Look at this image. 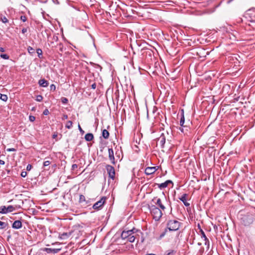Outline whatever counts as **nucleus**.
Masks as SVG:
<instances>
[{"label": "nucleus", "mask_w": 255, "mask_h": 255, "mask_svg": "<svg viewBox=\"0 0 255 255\" xmlns=\"http://www.w3.org/2000/svg\"><path fill=\"white\" fill-rule=\"evenodd\" d=\"M137 232L141 233L140 230L134 228L127 231H124L121 234V238L123 240H126L127 242L133 243L137 238V236L138 235L137 234Z\"/></svg>", "instance_id": "f257e3e1"}, {"label": "nucleus", "mask_w": 255, "mask_h": 255, "mask_svg": "<svg viewBox=\"0 0 255 255\" xmlns=\"http://www.w3.org/2000/svg\"><path fill=\"white\" fill-rule=\"evenodd\" d=\"M149 208L153 218L155 221H159L163 215L162 210L155 205H151Z\"/></svg>", "instance_id": "f03ea898"}, {"label": "nucleus", "mask_w": 255, "mask_h": 255, "mask_svg": "<svg viewBox=\"0 0 255 255\" xmlns=\"http://www.w3.org/2000/svg\"><path fill=\"white\" fill-rule=\"evenodd\" d=\"M181 223L177 220H169L167 221L166 226L169 231H177Z\"/></svg>", "instance_id": "7ed1b4c3"}, {"label": "nucleus", "mask_w": 255, "mask_h": 255, "mask_svg": "<svg viewBox=\"0 0 255 255\" xmlns=\"http://www.w3.org/2000/svg\"><path fill=\"white\" fill-rule=\"evenodd\" d=\"M106 199V197H102L99 201H97L93 205V208L97 210H100L105 203Z\"/></svg>", "instance_id": "20e7f679"}, {"label": "nucleus", "mask_w": 255, "mask_h": 255, "mask_svg": "<svg viewBox=\"0 0 255 255\" xmlns=\"http://www.w3.org/2000/svg\"><path fill=\"white\" fill-rule=\"evenodd\" d=\"M246 16L249 18L250 21L255 22V8H252L249 9L246 13Z\"/></svg>", "instance_id": "39448f33"}, {"label": "nucleus", "mask_w": 255, "mask_h": 255, "mask_svg": "<svg viewBox=\"0 0 255 255\" xmlns=\"http://www.w3.org/2000/svg\"><path fill=\"white\" fill-rule=\"evenodd\" d=\"M253 218L250 215L245 216L242 218V224L245 226H249L253 223Z\"/></svg>", "instance_id": "423d86ee"}, {"label": "nucleus", "mask_w": 255, "mask_h": 255, "mask_svg": "<svg viewBox=\"0 0 255 255\" xmlns=\"http://www.w3.org/2000/svg\"><path fill=\"white\" fill-rule=\"evenodd\" d=\"M109 176L112 179H114L115 177V170L113 166L110 165H107L106 166Z\"/></svg>", "instance_id": "0eeeda50"}, {"label": "nucleus", "mask_w": 255, "mask_h": 255, "mask_svg": "<svg viewBox=\"0 0 255 255\" xmlns=\"http://www.w3.org/2000/svg\"><path fill=\"white\" fill-rule=\"evenodd\" d=\"M166 141V137L163 133H161L160 136L158 138V141L159 143L161 148L164 147V144Z\"/></svg>", "instance_id": "6e6552de"}, {"label": "nucleus", "mask_w": 255, "mask_h": 255, "mask_svg": "<svg viewBox=\"0 0 255 255\" xmlns=\"http://www.w3.org/2000/svg\"><path fill=\"white\" fill-rule=\"evenodd\" d=\"M108 152H109V158L111 163L113 164H115V159L114 157V151L112 148H108Z\"/></svg>", "instance_id": "1a4fd4ad"}, {"label": "nucleus", "mask_w": 255, "mask_h": 255, "mask_svg": "<svg viewBox=\"0 0 255 255\" xmlns=\"http://www.w3.org/2000/svg\"><path fill=\"white\" fill-rule=\"evenodd\" d=\"M42 250L43 252H45L48 254H57L61 250V249H51L45 248L42 249Z\"/></svg>", "instance_id": "9d476101"}, {"label": "nucleus", "mask_w": 255, "mask_h": 255, "mask_svg": "<svg viewBox=\"0 0 255 255\" xmlns=\"http://www.w3.org/2000/svg\"><path fill=\"white\" fill-rule=\"evenodd\" d=\"M156 167H147L145 169V173L146 175H151L153 174L156 171Z\"/></svg>", "instance_id": "9b49d317"}, {"label": "nucleus", "mask_w": 255, "mask_h": 255, "mask_svg": "<svg viewBox=\"0 0 255 255\" xmlns=\"http://www.w3.org/2000/svg\"><path fill=\"white\" fill-rule=\"evenodd\" d=\"M156 199V202H155V204L158 205L159 208L162 210L164 211L165 209V206L162 203L161 200L160 198H157V197H154L152 199V201H154Z\"/></svg>", "instance_id": "f8f14e48"}, {"label": "nucleus", "mask_w": 255, "mask_h": 255, "mask_svg": "<svg viewBox=\"0 0 255 255\" xmlns=\"http://www.w3.org/2000/svg\"><path fill=\"white\" fill-rule=\"evenodd\" d=\"M188 195L185 193L179 198V200L181 201L183 203L184 205L186 207H188L190 205V203L187 201L186 197Z\"/></svg>", "instance_id": "ddd939ff"}, {"label": "nucleus", "mask_w": 255, "mask_h": 255, "mask_svg": "<svg viewBox=\"0 0 255 255\" xmlns=\"http://www.w3.org/2000/svg\"><path fill=\"white\" fill-rule=\"evenodd\" d=\"M169 183L173 184V182L171 180H166L164 183H162L161 184H156L159 188H160V189H164V188L167 187Z\"/></svg>", "instance_id": "4468645a"}, {"label": "nucleus", "mask_w": 255, "mask_h": 255, "mask_svg": "<svg viewBox=\"0 0 255 255\" xmlns=\"http://www.w3.org/2000/svg\"><path fill=\"white\" fill-rule=\"evenodd\" d=\"M21 227H22V223H21V222L19 220L15 221L12 225V228L15 229H19L21 228Z\"/></svg>", "instance_id": "2eb2a0df"}, {"label": "nucleus", "mask_w": 255, "mask_h": 255, "mask_svg": "<svg viewBox=\"0 0 255 255\" xmlns=\"http://www.w3.org/2000/svg\"><path fill=\"white\" fill-rule=\"evenodd\" d=\"M38 84L41 87H47L48 86L49 83L45 79H42L39 80Z\"/></svg>", "instance_id": "dca6fc26"}, {"label": "nucleus", "mask_w": 255, "mask_h": 255, "mask_svg": "<svg viewBox=\"0 0 255 255\" xmlns=\"http://www.w3.org/2000/svg\"><path fill=\"white\" fill-rule=\"evenodd\" d=\"M71 235V233H63L59 234V238L61 240H65L68 239Z\"/></svg>", "instance_id": "f3484780"}, {"label": "nucleus", "mask_w": 255, "mask_h": 255, "mask_svg": "<svg viewBox=\"0 0 255 255\" xmlns=\"http://www.w3.org/2000/svg\"><path fill=\"white\" fill-rule=\"evenodd\" d=\"M168 229H167V228L166 227L164 230V231H163L159 235V236L157 237V239L158 240H161L167 234V233H168Z\"/></svg>", "instance_id": "a211bd4d"}, {"label": "nucleus", "mask_w": 255, "mask_h": 255, "mask_svg": "<svg viewBox=\"0 0 255 255\" xmlns=\"http://www.w3.org/2000/svg\"><path fill=\"white\" fill-rule=\"evenodd\" d=\"M85 139L87 141H91L94 139V135L91 133H88L85 135Z\"/></svg>", "instance_id": "6ab92c4d"}, {"label": "nucleus", "mask_w": 255, "mask_h": 255, "mask_svg": "<svg viewBox=\"0 0 255 255\" xmlns=\"http://www.w3.org/2000/svg\"><path fill=\"white\" fill-rule=\"evenodd\" d=\"M198 228L199 229V233H198V234L200 235L201 236V238L202 239H203V240L204 239H205L207 238L204 232L203 231V230L200 228V226L199 225V224H198Z\"/></svg>", "instance_id": "aec40b11"}, {"label": "nucleus", "mask_w": 255, "mask_h": 255, "mask_svg": "<svg viewBox=\"0 0 255 255\" xmlns=\"http://www.w3.org/2000/svg\"><path fill=\"white\" fill-rule=\"evenodd\" d=\"M102 136L105 139H108L109 137V135H110L109 132L106 129H104L102 130Z\"/></svg>", "instance_id": "412c9836"}, {"label": "nucleus", "mask_w": 255, "mask_h": 255, "mask_svg": "<svg viewBox=\"0 0 255 255\" xmlns=\"http://www.w3.org/2000/svg\"><path fill=\"white\" fill-rule=\"evenodd\" d=\"M0 213L6 214L7 213V208L5 206L0 207Z\"/></svg>", "instance_id": "4be33fe9"}, {"label": "nucleus", "mask_w": 255, "mask_h": 255, "mask_svg": "<svg viewBox=\"0 0 255 255\" xmlns=\"http://www.w3.org/2000/svg\"><path fill=\"white\" fill-rule=\"evenodd\" d=\"M182 113L180 121V125L181 126L183 127V125L184 124V122H185V118H184V116L183 110H182Z\"/></svg>", "instance_id": "5701e85b"}, {"label": "nucleus", "mask_w": 255, "mask_h": 255, "mask_svg": "<svg viewBox=\"0 0 255 255\" xmlns=\"http://www.w3.org/2000/svg\"><path fill=\"white\" fill-rule=\"evenodd\" d=\"M27 51L31 55H32L35 53V49L31 46L27 47Z\"/></svg>", "instance_id": "b1692460"}, {"label": "nucleus", "mask_w": 255, "mask_h": 255, "mask_svg": "<svg viewBox=\"0 0 255 255\" xmlns=\"http://www.w3.org/2000/svg\"><path fill=\"white\" fill-rule=\"evenodd\" d=\"M73 123L71 121H68L67 122V123L65 125L66 128L68 129H70L72 127Z\"/></svg>", "instance_id": "393cba45"}, {"label": "nucleus", "mask_w": 255, "mask_h": 255, "mask_svg": "<svg viewBox=\"0 0 255 255\" xmlns=\"http://www.w3.org/2000/svg\"><path fill=\"white\" fill-rule=\"evenodd\" d=\"M7 225V223L0 221V229H3L5 228Z\"/></svg>", "instance_id": "a878e982"}, {"label": "nucleus", "mask_w": 255, "mask_h": 255, "mask_svg": "<svg viewBox=\"0 0 255 255\" xmlns=\"http://www.w3.org/2000/svg\"><path fill=\"white\" fill-rule=\"evenodd\" d=\"M36 52L37 53L38 57L39 58H42V51L40 48H37L36 49Z\"/></svg>", "instance_id": "bb28decb"}, {"label": "nucleus", "mask_w": 255, "mask_h": 255, "mask_svg": "<svg viewBox=\"0 0 255 255\" xmlns=\"http://www.w3.org/2000/svg\"><path fill=\"white\" fill-rule=\"evenodd\" d=\"M7 96L6 95L1 94L0 93V100L6 102L7 100Z\"/></svg>", "instance_id": "cd10ccee"}, {"label": "nucleus", "mask_w": 255, "mask_h": 255, "mask_svg": "<svg viewBox=\"0 0 255 255\" xmlns=\"http://www.w3.org/2000/svg\"><path fill=\"white\" fill-rule=\"evenodd\" d=\"M0 19L1 20V21L3 23H8V20L4 16H1Z\"/></svg>", "instance_id": "c85d7f7f"}, {"label": "nucleus", "mask_w": 255, "mask_h": 255, "mask_svg": "<svg viewBox=\"0 0 255 255\" xmlns=\"http://www.w3.org/2000/svg\"><path fill=\"white\" fill-rule=\"evenodd\" d=\"M79 202L80 203H83L84 202H86L85 197L83 195H80V198H79Z\"/></svg>", "instance_id": "c756f323"}, {"label": "nucleus", "mask_w": 255, "mask_h": 255, "mask_svg": "<svg viewBox=\"0 0 255 255\" xmlns=\"http://www.w3.org/2000/svg\"><path fill=\"white\" fill-rule=\"evenodd\" d=\"M58 48L61 52H63L64 46L62 43H60L59 44H58Z\"/></svg>", "instance_id": "7c9ffc66"}, {"label": "nucleus", "mask_w": 255, "mask_h": 255, "mask_svg": "<svg viewBox=\"0 0 255 255\" xmlns=\"http://www.w3.org/2000/svg\"><path fill=\"white\" fill-rule=\"evenodd\" d=\"M14 210V208L11 205H9L7 207V213L12 212Z\"/></svg>", "instance_id": "2f4dec72"}, {"label": "nucleus", "mask_w": 255, "mask_h": 255, "mask_svg": "<svg viewBox=\"0 0 255 255\" xmlns=\"http://www.w3.org/2000/svg\"><path fill=\"white\" fill-rule=\"evenodd\" d=\"M0 57L4 59H8L9 57L6 54H1Z\"/></svg>", "instance_id": "473e14b6"}, {"label": "nucleus", "mask_w": 255, "mask_h": 255, "mask_svg": "<svg viewBox=\"0 0 255 255\" xmlns=\"http://www.w3.org/2000/svg\"><path fill=\"white\" fill-rule=\"evenodd\" d=\"M175 252L174 250H169L167 251V253L165 255H174Z\"/></svg>", "instance_id": "72a5a7b5"}, {"label": "nucleus", "mask_w": 255, "mask_h": 255, "mask_svg": "<svg viewBox=\"0 0 255 255\" xmlns=\"http://www.w3.org/2000/svg\"><path fill=\"white\" fill-rule=\"evenodd\" d=\"M68 99L66 98H65V97H62L61 98V102L63 103V104H67L68 103Z\"/></svg>", "instance_id": "f704fd0d"}, {"label": "nucleus", "mask_w": 255, "mask_h": 255, "mask_svg": "<svg viewBox=\"0 0 255 255\" xmlns=\"http://www.w3.org/2000/svg\"><path fill=\"white\" fill-rule=\"evenodd\" d=\"M43 99V97L41 95H38L36 97V100L38 102H41Z\"/></svg>", "instance_id": "c9c22d12"}, {"label": "nucleus", "mask_w": 255, "mask_h": 255, "mask_svg": "<svg viewBox=\"0 0 255 255\" xmlns=\"http://www.w3.org/2000/svg\"><path fill=\"white\" fill-rule=\"evenodd\" d=\"M205 241V245L207 246V247L209 248V241L208 238H206L205 239H204Z\"/></svg>", "instance_id": "e433bc0d"}, {"label": "nucleus", "mask_w": 255, "mask_h": 255, "mask_svg": "<svg viewBox=\"0 0 255 255\" xmlns=\"http://www.w3.org/2000/svg\"><path fill=\"white\" fill-rule=\"evenodd\" d=\"M51 163V162L50 161H45L43 162V166L46 167V166H47L48 165H49Z\"/></svg>", "instance_id": "4c0bfd02"}, {"label": "nucleus", "mask_w": 255, "mask_h": 255, "mask_svg": "<svg viewBox=\"0 0 255 255\" xmlns=\"http://www.w3.org/2000/svg\"><path fill=\"white\" fill-rule=\"evenodd\" d=\"M50 90L51 91H54L56 90V86L54 84H51L50 85Z\"/></svg>", "instance_id": "58836bf2"}, {"label": "nucleus", "mask_w": 255, "mask_h": 255, "mask_svg": "<svg viewBox=\"0 0 255 255\" xmlns=\"http://www.w3.org/2000/svg\"><path fill=\"white\" fill-rule=\"evenodd\" d=\"M20 19L23 21V22H25L27 20V17L25 15H21L20 16Z\"/></svg>", "instance_id": "ea45409f"}, {"label": "nucleus", "mask_w": 255, "mask_h": 255, "mask_svg": "<svg viewBox=\"0 0 255 255\" xmlns=\"http://www.w3.org/2000/svg\"><path fill=\"white\" fill-rule=\"evenodd\" d=\"M78 129H79L80 132H81V133L83 134L85 132L83 130V129L81 128V126H80L79 124L78 125Z\"/></svg>", "instance_id": "a19ab883"}, {"label": "nucleus", "mask_w": 255, "mask_h": 255, "mask_svg": "<svg viewBox=\"0 0 255 255\" xmlns=\"http://www.w3.org/2000/svg\"><path fill=\"white\" fill-rule=\"evenodd\" d=\"M20 175L22 177H25L27 175V172L25 171H22Z\"/></svg>", "instance_id": "79ce46f5"}, {"label": "nucleus", "mask_w": 255, "mask_h": 255, "mask_svg": "<svg viewBox=\"0 0 255 255\" xmlns=\"http://www.w3.org/2000/svg\"><path fill=\"white\" fill-rule=\"evenodd\" d=\"M49 114V112L47 109H45L43 112V114L44 115H48Z\"/></svg>", "instance_id": "37998d69"}, {"label": "nucleus", "mask_w": 255, "mask_h": 255, "mask_svg": "<svg viewBox=\"0 0 255 255\" xmlns=\"http://www.w3.org/2000/svg\"><path fill=\"white\" fill-rule=\"evenodd\" d=\"M29 120L30 122H34L35 120V117L33 116H29Z\"/></svg>", "instance_id": "c03bdc74"}, {"label": "nucleus", "mask_w": 255, "mask_h": 255, "mask_svg": "<svg viewBox=\"0 0 255 255\" xmlns=\"http://www.w3.org/2000/svg\"><path fill=\"white\" fill-rule=\"evenodd\" d=\"M32 168V165L31 164H28L26 167V170L27 171H30Z\"/></svg>", "instance_id": "a18cd8bd"}, {"label": "nucleus", "mask_w": 255, "mask_h": 255, "mask_svg": "<svg viewBox=\"0 0 255 255\" xmlns=\"http://www.w3.org/2000/svg\"><path fill=\"white\" fill-rule=\"evenodd\" d=\"M78 167V166L76 164H74L72 166V170H74L76 168Z\"/></svg>", "instance_id": "49530a36"}, {"label": "nucleus", "mask_w": 255, "mask_h": 255, "mask_svg": "<svg viewBox=\"0 0 255 255\" xmlns=\"http://www.w3.org/2000/svg\"><path fill=\"white\" fill-rule=\"evenodd\" d=\"M6 150L7 151H16V149L15 148H7L6 149Z\"/></svg>", "instance_id": "de8ad7c7"}, {"label": "nucleus", "mask_w": 255, "mask_h": 255, "mask_svg": "<svg viewBox=\"0 0 255 255\" xmlns=\"http://www.w3.org/2000/svg\"><path fill=\"white\" fill-rule=\"evenodd\" d=\"M96 86H97V85L96 84V83H94L93 84H92L91 85V87L92 89H95L96 88Z\"/></svg>", "instance_id": "09e8293b"}, {"label": "nucleus", "mask_w": 255, "mask_h": 255, "mask_svg": "<svg viewBox=\"0 0 255 255\" xmlns=\"http://www.w3.org/2000/svg\"><path fill=\"white\" fill-rule=\"evenodd\" d=\"M68 119V116L66 114L63 115L62 119L63 120H66V119Z\"/></svg>", "instance_id": "8fccbe9b"}, {"label": "nucleus", "mask_w": 255, "mask_h": 255, "mask_svg": "<svg viewBox=\"0 0 255 255\" xmlns=\"http://www.w3.org/2000/svg\"><path fill=\"white\" fill-rule=\"evenodd\" d=\"M27 31V28H23L22 30H21V32L23 34H24L25 33H26Z\"/></svg>", "instance_id": "3c124183"}, {"label": "nucleus", "mask_w": 255, "mask_h": 255, "mask_svg": "<svg viewBox=\"0 0 255 255\" xmlns=\"http://www.w3.org/2000/svg\"><path fill=\"white\" fill-rule=\"evenodd\" d=\"M5 163V162L2 160H0V164L1 165H4Z\"/></svg>", "instance_id": "603ef678"}, {"label": "nucleus", "mask_w": 255, "mask_h": 255, "mask_svg": "<svg viewBox=\"0 0 255 255\" xmlns=\"http://www.w3.org/2000/svg\"><path fill=\"white\" fill-rule=\"evenodd\" d=\"M53 39H54V40H56V41L58 40V36H53Z\"/></svg>", "instance_id": "864d4df0"}, {"label": "nucleus", "mask_w": 255, "mask_h": 255, "mask_svg": "<svg viewBox=\"0 0 255 255\" xmlns=\"http://www.w3.org/2000/svg\"><path fill=\"white\" fill-rule=\"evenodd\" d=\"M5 51V50L2 47H0V52H3Z\"/></svg>", "instance_id": "5fc2aeb1"}, {"label": "nucleus", "mask_w": 255, "mask_h": 255, "mask_svg": "<svg viewBox=\"0 0 255 255\" xmlns=\"http://www.w3.org/2000/svg\"><path fill=\"white\" fill-rule=\"evenodd\" d=\"M228 87H229V85H226V86H225L224 87V88H228Z\"/></svg>", "instance_id": "6e6d98bb"}, {"label": "nucleus", "mask_w": 255, "mask_h": 255, "mask_svg": "<svg viewBox=\"0 0 255 255\" xmlns=\"http://www.w3.org/2000/svg\"><path fill=\"white\" fill-rule=\"evenodd\" d=\"M180 131H181V132H184V131H183V128H180Z\"/></svg>", "instance_id": "4d7b16f0"}, {"label": "nucleus", "mask_w": 255, "mask_h": 255, "mask_svg": "<svg viewBox=\"0 0 255 255\" xmlns=\"http://www.w3.org/2000/svg\"><path fill=\"white\" fill-rule=\"evenodd\" d=\"M221 2H220L218 5H217L216 6V8H217V7H218V6H219L220 5V4H221Z\"/></svg>", "instance_id": "13d9d810"}, {"label": "nucleus", "mask_w": 255, "mask_h": 255, "mask_svg": "<svg viewBox=\"0 0 255 255\" xmlns=\"http://www.w3.org/2000/svg\"><path fill=\"white\" fill-rule=\"evenodd\" d=\"M198 246H201V243H198Z\"/></svg>", "instance_id": "bf43d9fd"}, {"label": "nucleus", "mask_w": 255, "mask_h": 255, "mask_svg": "<svg viewBox=\"0 0 255 255\" xmlns=\"http://www.w3.org/2000/svg\"><path fill=\"white\" fill-rule=\"evenodd\" d=\"M34 109H35V108H34V107H33V108L32 109V111H34Z\"/></svg>", "instance_id": "052dcab7"}]
</instances>
